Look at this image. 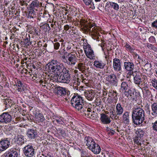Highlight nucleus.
<instances>
[{
	"label": "nucleus",
	"mask_w": 157,
	"mask_h": 157,
	"mask_svg": "<svg viewBox=\"0 0 157 157\" xmlns=\"http://www.w3.org/2000/svg\"><path fill=\"white\" fill-rule=\"evenodd\" d=\"M81 29L83 32L85 33L90 32L92 38L98 40L99 31L101 29L93 23H90L84 20L81 19L79 21Z\"/></svg>",
	"instance_id": "f257e3e1"
},
{
	"label": "nucleus",
	"mask_w": 157,
	"mask_h": 157,
	"mask_svg": "<svg viewBox=\"0 0 157 157\" xmlns=\"http://www.w3.org/2000/svg\"><path fill=\"white\" fill-rule=\"evenodd\" d=\"M83 101L82 97L78 94H75L71 99V103L73 107L78 110H80L83 116L87 117V114L89 112H91L92 110L88 104L87 106L86 104L83 106Z\"/></svg>",
	"instance_id": "f03ea898"
},
{
	"label": "nucleus",
	"mask_w": 157,
	"mask_h": 157,
	"mask_svg": "<svg viewBox=\"0 0 157 157\" xmlns=\"http://www.w3.org/2000/svg\"><path fill=\"white\" fill-rule=\"evenodd\" d=\"M145 112L140 106L135 105L132 109V117L133 123L140 124L144 120Z\"/></svg>",
	"instance_id": "7ed1b4c3"
},
{
	"label": "nucleus",
	"mask_w": 157,
	"mask_h": 157,
	"mask_svg": "<svg viewBox=\"0 0 157 157\" xmlns=\"http://www.w3.org/2000/svg\"><path fill=\"white\" fill-rule=\"evenodd\" d=\"M48 77L49 78L50 80H56L62 83H69L71 80V77L70 75H58V74L53 75L51 76V78L48 75Z\"/></svg>",
	"instance_id": "20e7f679"
},
{
	"label": "nucleus",
	"mask_w": 157,
	"mask_h": 157,
	"mask_svg": "<svg viewBox=\"0 0 157 157\" xmlns=\"http://www.w3.org/2000/svg\"><path fill=\"white\" fill-rule=\"evenodd\" d=\"M49 69L52 71H60L63 68V64L58 62L56 60H52L48 64Z\"/></svg>",
	"instance_id": "39448f33"
},
{
	"label": "nucleus",
	"mask_w": 157,
	"mask_h": 157,
	"mask_svg": "<svg viewBox=\"0 0 157 157\" xmlns=\"http://www.w3.org/2000/svg\"><path fill=\"white\" fill-rule=\"evenodd\" d=\"M83 48L84 51L87 57L90 59H93L94 57V55L90 46L88 44L85 43L84 44Z\"/></svg>",
	"instance_id": "423d86ee"
},
{
	"label": "nucleus",
	"mask_w": 157,
	"mask_h": 157,
	"mask_svg": "<svg viewBox=\"0 0 157 157\" xmlns=\"http://www.w3.org/2000/svg\"><path fill=\"white\" fill-rule=\"evenodd\" d=\"M23 152L25 156L32 157L34 154V149L32 146L28 145L23 148Z\"/></svg>",
	"instance_id": "0eeeda50"
},
{
	"label": "nucleus",
	"mask_w": 157,
	"mask_h": 157,
	"mask_svg": "<svg viewBox=\"0 0 157 157\" xmlns=\"http://www.w3.org/2000/svg\"><path fill=\"white\" fill-rule=\"evenodd\" d=\"M10 142L8 138L2 139L0 141V151H5L9 147Z\"/></svg>",
	"instance_id": "6e6552de"
},
{
	"label": "nucleus",
	"mask_w": 157,
	"mask_h": 157,
	"mask_svg": "<svg viewBox=\"0 0 157 157\" xmlns=\"http://www.w3.org/2000/svg\"><path fill=\"white\" fill-rule=\"evenodd\" d=\"M11 120V115L7 113H4L0 115V123H9Z\"/></svg>",
	"instance_id": "1a4fd4ad"
},
{
	"label": "nucleus",
	"mask_w": 157,
	"mask_h": 157,
	"mask_svg": "<svg viewBox=\"0 0 157 157\" xmlns=\"http://www.w3.org/2000/svg\"><path fill=\"white\" fill-rule=\"evenodd\" d=\"M26 135L30 140L35 139L38 136V133L36 130L29 129L26 131Z\"/></svg>",
	"instance_id": "9d476101"
},
{
	"label": "nucleus",
	"mask_w": 157,
	"mask_h": 157,
	"mask_svg": "<svg viewBox=\"0 0 157 157\" xmlns=\"http://www.w3.org/2000/svg\"><path fill=\"white\" fill-rule=\"evenodd\" d=\"M67 56L68 60V65L71 66L75 65L77 60L75 54L72 53H69L68 54Z\"/></svg>",
	"instance_id": "9b49d317"
},
{
	"label": "nucleus",
	"mask_w": 157,
	"mask_h": 157,
	"mask_svg": "<svg viewBox=\"0 0 157 157\" xmlns=\"http://www.w3.org/2000/svg\"><path fill=\"white\" fill-rule=\"evenodd\" d=\"M106 80L112 86H117V76L114 74L108 75L106 77Z\"/></svg>",
	"instance_id": "f8f14e48"
},
{
	"label": "nucleus",
	"mask_w": 157,
	"mask_h": 157,
	"mask_svg": "<svg viewBox=\"0 0 157 157\" xmlns=\"http://www.w3.org/2000/svg\"><path fill=\"white\" fill-rule=\"evenodd\" d=\"M113 67L114 71H120L121 70V62L120 60L117 58L113 59Z\"/></svg>",
	"instance_id": "ddd939ff"
},
{
	"label": "nucleus",
	"mask_w": 157,
	"mask_h": 157,
	"mask_svg": "<svg viewBox=\"0 0 157 157\" xmlns=\"http://www.w3.org/2000/svg\"><path fill=\"white\" fill-rule=\"evenodd\" d=\"M125 69L128 71H133L134 68V65L132 62H126L124 63Z\"/></svg>",
	"instance_id": "4468645a"
},
{
	"label": "nucleus",
	"mask_w": 157,
	"mask_h": 157,
	"mask_svg": "<svg viewBox=\"0 0 157 157\" xmlns=\"http://www.w3.org/2000/svg\"><path fill=\"white\" fill-rule=\"evenodd\" d=\"M100 120L102 123L104 124H109L111 120L109 117L104 113L101 114Z\"/></svg>",
	"instance_id": "2eb2a0df"
},
{
	"label": "nucleus",
	"mask_w": 157,
	"mask_h": 157,
	"mask_svg": "<svg viewBox=\"0 0 157 157\" xmlns=\"http://www.w3.org/2000/svg\"><path fill=\"white\" fill-rule=\"evenodd\" d=\"M67 90L65 88L60 86L57 87L56 94L60 96H63L66 95Z\"/></svg>",
	"instance_id": "dca6fc26"
},
{
	"label": "nucleus",
	"mask_w": 157,
	"mask_h": 157,
	"mask_svg": "<svg viewBox=\"0 0 157 157\" xmlns=\"http://www.w3.org/2000/svg\"><path fill=\"white\" fill-rule=\"evenodd\" d=\"M79 63H78L77 65V67L76 68H77L82 72L84 73L85 72V70L86 68L85 65V63H82L81 62L82 61V59H79Z\"/></svg>",
	"instance_id": "f3484780"
},
{
	"label": "nucleus",
	"mask_w": 157,
	"mask_h": 157,
	"mask_svg": "<svg viewBox=\"0 0 157 157\" xmlns=\"http://www.w3.org/2000/svg\"><path fill=\"white\" fill-rule=\"evenodd\" d=\"M125 95L127 96V97L128 99L131 100H134L135 98V95L134 92H132V90H131L129 89L127 91L126 90L124 93Z\"/></svg>",
	"instance_id": "a211bd4d"
},
{
	"label": "nucleus",
	"mask_w": 157,
	"mask_h": 157,
	"mask_svg": "<svg viewBox=\"0 0 157 157\" xmlns=\"http://www.w3.org/2000/svg\"><path fill=\"white\" fill-rule=\"evenodd\" d=\"M124 112V109L120 103H118L116 106V113L118 117L122 115Z\"/></svg>",
	"instance_id": "6ab92c4d"
},
{
	"label": "nucleus",
	"mask_w": 157,
	"mask_h": 157,
	"mask_svg": "<svg viewBox=\"0 0 157 157\" xmlns=\"http://www.w3.org/2000/svg\"><path fill=\"white\" fill-rule=\"evenodd\" d=\"M117 94L116 91L110 90L108 93V96L111 98L113 100V102H116L117 100Z\"/></svg>",
	"instance_id": "aec40b11"
},
{
	"label": "nucleus",
	"mask_w": 157,
	"mask_h": 157,
	"mask_svg": "<svg viewBox=\"0 0 157 157\" xmlns=\"http://www.w3.org/2000/svg\"><path fill=\"white\" fill-rule=\"evenodd\" d=\"M35 116V121L36 122H42L45 120L44 116L41 113H36Z\"/></svg>",
	"instance_id": "412c9836"
},
{
	"label": "nucleus",
	"mask_w": 157,
	"mask_h": 157,
	"mask_svg": "<svg viewBox=\"0 0 157 157\" xmlns=\"http://www.w3.org/2000/svg\"><path fill=\"white\" fill-rule=\"evenodd\" d=\"M85 96L86 98L89 101L92 100L94 96V94L92 91H87L85 92Z\"/></svg>",
	"instance_id": "4be33fe9"
},
{
	"label": "nucleus",
	"mask_w": 157,
	"mask_h": 157,
	"mask_svg": "<svg viewBox=\"0 0 157 157\" xmlns=\"http://www.w3.org/2000/svg\"><path fill=\"white\" fill-rule=\"evenodd\" d=\"M42 6V3L40 2L37 0H34L33 1L30 5V7L31 9H36V8H37L39 7Z\"/></svg>",
	"instance_id": "5701e85b"
},
{
	"label": "nucleus",
	"mask_w": 157,
	"mask_h": 157,
	"mask_svg": "<svg viewBox=\"0 0 157 157\" xmlns=\"http://www.w3.org/2000/svg\"><path fill=\"white\" fill-rule=\"evenodd\" d=\"M136 75L134 78V82L136 84H139L141 82L140 72L136 71L135 72Z\"/></svg>",
	"instance_id": "b1692460"
},
{
	"label": "nucleus",
	"mask_w": 157,
	"mask_h": 157,
	"mask_svg": "<svg viewBox=\"0 0 157 157\" xmlns=\"http://www.w3.org/2000/svg\"><path fill=\"white\" fill-rule=\"evenodd\" d=\"M94 65L97 68L103 69L105 66V64L101 61H95L94 63Z\"/></svg>",
	"instance_id": "393cba45"
},
{
	"label": "nucleus",
	"mask_w": 157,
	"mask_h": 157,
	"mask_svg": "<svg viewBox=\"0 0 157 157\" xmlns=\"http://www.w3.org/2000/svg\"><path fill=\"white\" fill-rule=\"evenodd\" d=\"M93 153L96 154L99 153L101 151V149L99 146L97 144L95 145L92 149L90 150Z\"/></svg>",
	"instance_id": "a878e982"
},
{
	"label": "nucleus",
	"mask_w": 157,
	"mask_h": 157,
	"mask_svg": "<svg viewBox=\"0 0 157 157\" xmlns=\"http://www.w3.org/2000/svg\"><path fill=\"white\" fill-rule=\"evenodd\" d=\"M36 12L33 9L30 8L29 12L28 17L29 18H35L36 17Z\"/></svg>",
	"instance_id": "bb28decb"
},
{
	"label": "nucleus",
	"mask_w": 157,
	"mask_h": 157,
	"mask_svg": "<svg viewBox=\"0 0 157 157\" xmlns=\"http://www.w3.org/2000/svg\"><path fill=\"white\" fill-rule=\"evenodd\" d=\"M85 143L87 147L94 141V140L92 137L90 136H86L85 138Z\"/></svg>",
	"instance_id": "cd10ccee"
},
{
	"label": "nucleus",
	"mask_w": 157,
	"mask_h": 157,
	"mask_svg": "<svg viewBox=\"0 0 157 157\" xmlns=\"http://www.w3.org/2000/svg\"><path fill=\"white\" fill-rule=\"evenodd\" d=\"M18 155L17 152L14 150L9 152L5 157H17Z\"/></svg>",
	"instance_id": "c85d7f7f"
},
{
	"label": "nucleus",
	"mask_w": 157,
	"mask_h": 157,
	"mask_svg": "<svg viewBox=\"0 0 157 157\" xmlns=\"http://www.w3.org/2000/svg\"><path fill=\"white\" fill-rule=\"evenodd\" d=\"M107 6H111L115 10H118L119 9V5L116 3L111 2H107L106 3Z\"/></svg>",
	"instance_id": "c756f323"
},
{
	"label": "nucleus",
	"mask_w": 157,
	"mask_h": 157,
	"mask_svg": "<svg viewBox=\"0 0 157 157\" xmlns=\"http://www.w3.org/2000/svg\"><path fill=\"white\" fill-rule=\"evenodd\" d=\"M16 85L17 86V85L19 87L18 88V91H21L25 90L23 87V86H23L22 82L20 80H17Z\"/></svg>",
	"instance_id": "7c9ffc66"
},
{
	"label": "nucleus",
	"mask_w": 157,
	"mask_h": 157,
	"mask_svg": "<svg viewBox=\"0 0 157 157\" xmlns=\"http://www.w3.org/2000/svg\"><path fill=\"white\" fill-rule=\"evenodd\" d=\"M24 141L23 136L21 135H17L15 140L16 142L18 144H21Z\"/></svg>",
	"instance_id": "2f4dec72"
},
{
	"label": "nucleus",
	"mask_w": 157,
	"mask_h": 157,
	"mask_svg": "<svg viewBox=\"0 0 157 157\" xmlns=\"http://www.w3.org/2000/svg\"><path fill=\"white\" fill-rule=\"evenodd\" d=\"M142 141V139L141 137L136 136L134 138V142L138 145H141Z\"/></svg>",
	"instance_id": "473e14b6"
},
{
	"label": "nucleus",
	"mask_w": 157,
	"mask_h": 157,
	"mask_svg": "<svg viewBox=\"0 0 157 157\" xmlns=\"http://www.w3.org/2000/svg\"><path fill=\"white\" fill-rule=\"evenodd\" d=\"M123 120L126 122V123H128L129 120V112H125L123 114Z\"/></svg>",
	"instance_id": "72a5a7b5"
},
{
	"label": "nucleus",
	"mask_w": 157,
	"mask_h": 157,
	"mask_svg": "<svg viewBox=\"0 0 157 157\" xmlns=\"http://www.w3.org/2000/svg\"><path fill=\"white\" fill-rule=\"evenodd\" d=\"M125 47L126 48L127 50L128 51L131 53H134L135 48L132 47L128 44L126 43Z\"/></svg>",
	"instance_id": "f704fd0d"
},
{
	"label": "nucleus",
	"mask_w": 157,
	"mask_h": 157,
	"mask_svg": "<svg viewBox=\"0 0 157 157\" xmlns=\"http://www.w3.org/2000/svg\"><path fill=\"white\" fill-rule=\"evenodd\" d=\"M77 80L74 81L73 86L74 89L77 90L79 88L78 86L80 85V82L78 81V78H77Z\"/></svg>",
	"instance_id": "c9c22d12"
},
{
	"label": "nucleus",
	"mask_w": 157,
	"mask_h": 157,
	"mask_svg": "<svg viewBox=\"0 0 157 157\" xmlns=\"http://www.w3.org/2000/svg\"><path fill=\"white\" fill-rule=\"evenodd\" d=\"M63 68H61V70L60 71H59V72H60L61 71L62 72L63 74H62L61 75H70L69 73V71L66 69L63 64Z\"/></svg>",
	"instance_id": "e433bc0d"
},
{
	"label": "nucleus",
	"mask_w": 157,
	"mask_h": 157,
	"mask_svg": "<svg viewBox=\"0 0 157 157\" xmlns=\"http://www.w3.org/2000/svg\"><path fill=\"white\" fill-rule=\"evenodd\" d=\"M144 133V131L141 129H138L136 132V136L141 138L143 137Z\"/></svg>",
	"instance_id": "4c0bfd02"
},
{
	"label": "nucleus",
	"mask_w": 157,
	"mask_h": 157,
	"mask_svg": "<svg viewBox=\"0 0 157 157\" xmlns=\"http://www.w3.org/2000/svg\"><path fill=\"white\" fill-rule=\"evenodd\" d=\"M128 84L125 82H123L121 85V89L124 90L125 91L128 88Z\"/></svg>",
	"instance_id": "58836bf2"
},
{
	"label": "nucleus",
	"mask_w": 157,
	"mask_h": 157,
	"mask_svg": "<svg viewBox=\"0 0 157 157\" xmlns=\"http://www.w3.org/2000/svg\"><path fill=\"white\" fill-rule=\"evenodd\" d=\"M151 108L153 113L157 114V103H153L152 105Z\"/></svg>",
	"instance_id": "ea45409f"
},
{
	"label": "nucleus",
	"mask_w": 157,
	"mask_h": 157,
	"mask_svg": "<svg viewBox=\"0 0 157 157\" xmlns=\"http://www.w3.org/2000/svg\"><path fill=\"white\" fill-rule=\"evenodd\" d=\"M152 86L156 90H157V79L154 78L151 81Z\"/></svg>",
	"instance_id": "a19ab883"
},
{
	"label": "nucleus",
	"mask_w": 157,
	"mask_h": 157,
	"mask_svg": "<svg viewBox=\"0 0 157 157\" xmlns=\"http://www.w3.org/2000/svg\"><path fill=\"white\" fill-rule=\"evenodd\" d=\"M13 101L10 99H6L5 100L4 103L5 104L9 106H11L12 105Z\"/></svg>",
	"instance_id": "79ce46f5"
},
{
	"label": "nucleus",
	"mask_w": 157,
	"mask_h": 157,
	"mask_svg": "<svg viewBox=\"0 0 157 157\" xmlns=\"http://www.w3.org/2000/svg\"><path fill=\"white\" fill-rule=\"evenodd\" d=\"M152 125L153 129L157 132V121H156L154 123H153Z\"/></svg>",
	"instance_id": "37998d69"
},
{
	"label": "nucleus",
	"mask_w": 157,
	"mask_h": 157,
	"mask_svg": "<svg viewBox=\"0 0 157 157\" xmlns=\"http://www.w3.org/2000/svg\"><path fill=\"white\" fill-rule=\"evenodd\" d=\"M47 79V78L46 77L45 78V79L43 81L42 80H40L39 82L40 83V84L42 85L43 86H45V85H44L43 84V83L44 82V84H46V83H48V80L47 81L46 80Z\"/></svg>",
	"instance_id": "c03bdc74"
},
{
	"label": "nucleus",
	"mask_w": 157,
	"mask_h": 157,
	"mask_svg": "<svg viewBox=\"0 0 157 157\" xmlns=\"http://www.w3.org/2000/svg\"><path fill=\"white\" fill-rule=\"evenodd\" d=\"M59 46L60 44L58 42H56L54 44V48L56 50L58 49L59 48Z\"/></svg>",
	"instance_id": "a18cd8bd"
},
{
	"label": "nucleus",
	"mask_w": 157,
	"mask_h": 157,
	"mask_svg": "<svg viewBox=\"0 0 157 157\" xmlns=\"http://www.w3.org/2000/svg\"><path fill=\"white\" fill-rule=\"evenodd\" d=\"M24 43L25 44L26 46H28L31 44V42L29 40L28 38H26L24 40Z\"/></svg>",
	"instance_id": "49530a36"
},
{
	"label": "nucleus",
	"mask_w": 157,
	"mask_h": 157,
	"mask_svg": "<svg viewBox=\"0 0 157 157\" xmlns=\"http://www.w3.org/2000/svg\"><path fill=\"white\" fill-rule=\"evenodd\" d=\"M97 144H96L94 141L88 146V148L90 150L93 148V147L95 145H96Z\"/></svg>",
	"instance_id": "de8ad7c7"
},
{
	"label": "nucleus",
	"mask_w": 157,
	"mask_h": 157,
	"mask_svg": "<svg viewBox=\"0 0 157 157\" xmlns=\"http://www.w3.org/2000/svg\"><path fill=\"white\" fill-rule=\"evenodd\" d=\"M83 1L86 5H91L92 3V0H83Z\"/></svg>",
	"instance_id": "09e8293b"
},
{
	"label": "nucleus",
	"mask_w": 157,
	"mask_h": 157,
	"mask_svg": "<svg viewBox=\"0 0 157 157\" xmlns=\"http://www.w3.org/2000/svg\"><path fill=\"white\" fill-rule=\"evenodd\" d=\"M106 101L108 103L110 104L112 103L113 101V100L109 96L107 98Z\"/></svg>",
	"instance_id": "8fccbe9b"
},
{
	"label": "nucleus",
	"mask_w": 157,
	"mask_h": 157,
	"mask_svg": "<svg viewBox=\"0 0 157 157\" xmlns=\"http://www.w3.org/2000/svg\"><path fill=\"white\" fill-rule=\"evenodd\" d=\"M14 128V126L11 124H9L7 126L6 128L10 131L12 130Z\"/></svg>",
	"instance_id": "3c124183"
},
{
	"label": "nucleus",
	"mask_w": 157,
	"mask_h": 157,
	"mask_svg": "<svg viewBox=\"0 0 157 157\" xmlns=\"http://www.w3.org/2000/svg\"><path fill=\"white\" fill-rule=\"evenodd\" d=\"M43 26L44 27V29H45V31H47L48 29H50L49 25L47 24H45Z\"/></svg>",
	"instance_id": "603ef678"
},
{
	"label": "nucleus",
	"mask_w": 157,
	"mask_h": 157,
	"mask_svg": "<svg viewBox=\"0 0 157 157\" xmlns=\"http://www.w3.org/2000/svg\"><path fill=\"white\" fill-rule=\"evenodd\" d=\"M106 46V43L104 41L102 42L101 44V46L103 51H104Z\"/></svg>",
	"instance_id": "864d4df0"
},
{
	"label": "nucleus",
	"mask_w": 157,
	"mask_h": 157,
	"mask_svg": "<svg viewBox=\"0 0 157 157\" xmlns=\"http://www.w3.org/2000/svg\"><path fill=\"white\" fill-rule=\"evenodd\" d=\"M110 113L115 118L117 117L118 118V117L117 115V113H116V111H112Z\"/></svg>",
	"instance_id": "5fc2aeb1"
},
{
	"label": "nucleus",
	"mask_w": 157,
	"mask_h": 157,
	"mask_svg": "<svg viewBox=\"0 0 157 157\" xmlns=\"http://www.w3.org/2000/svg\"><path fill=\"white\" fill-rule=\"evenodd\" d=\"M20 5L21 6H23L26 5V2L24 0H20Z\"/></svg>",
	"instance_id": "6e6d98bb"
},
{
	"label": "nucleus",
	"mask_w": 157,
	"mask_h": 157,
	"mask_svg": "<svg viewBox=\"0 0 157 157\" xmlns=\"http://www.w3.org/2000/svg\"><path fill=\"white\" fill-rule=\"evenodd\" d=\"M91 112H89L87 114V117H89L90 118H92L93 117H94V116H93V115L92 114Z\"/></svg>",
	"instance_id": "4d7b16f0"
},
{
	"label": "nucleus",
	"mask_w": 157,
	"mask_h": 157,
	"mask_svg": "<svg viewBox=\"0 0 157 157\" xmlns=\"http://www.w3.org/2000/svg\"><path fill=\"white\" fill-rule=\"evenodd\" d=\"M152 26L155 28H157V20L152 23Z\"/></svg>",
	"instance_id": "13d9d810"
},
{
	"label": "nucleus",
	"mask_w": 157,
	"mask_h": 157,
	"mask_svg": "<svg viewBox=\"0 0 157 157\" xmlns=\"http://www.w3.org/2000/svg\"><path fill=\"white\" fill-rule=\"evenodd\" d=\"M18 110V108L14 107L12 108L11 110V112H16Z\"/></svg>",
	"instance_id": "bf43d9fd"
},
{
	"label": "nucleus",
	"mask_w": 157,
	"mask_h": 157,
	"mask_svg": "<svg viewBox=\"0 0 157 157\" xmlns=\"http://www.w3.org/2000/svg\"><path fill=\"white\" fill-rule=\"evenodd\" d=\"M71 28L70 26H69L68 25H65L64 27V29L66 31L68 30L70 28Z\"/></svg>",
	"instance_id": "052dcab7"
},
{
	"label": "nucleus",
	"mask_w": 157,
	"mask_h": 157,
	"mask_svg": "<svg viewBox=\"0 0 157 157\" xmlns=\"http://www.w3.org/2000/svg\"><path fill=\"white\" fill-rule=\"evenodd\" d=\"M86 77V74L81 75V78H82V82H83L86 79V78H84L85 77Z\"/></svg>",
	"instance_id": "680f3d73"
},
{
	"label": "nucleus",
	"mask_w": 157,
	"mask_h": 157,
	"mask_svg": "<svg viewBox=\"0 0 157 157\" xmlns=\"http://www.w3.org/2000/svg\"><path fill=\"white\" fill-rule=\"evenodd\" d=\"M47 46V44L46 43H45L44 45L43 46V49L44 50L48 52V50H47L46 48Z\"/></svg>",
	"instance_id": "e2e57ef3"
},
{
	"label": "nucleus",
	"mask_w": 157,
	"mask_h": 157,
	"mask_svg": "<svg viewBox=\"0 0 157 157\" xmlns=\"http://www.w3.org/2000/svg\"><path fill=\"white\" fill-rule=\"evenodd\" d=\"M39 157H53L52 156H51L47 155H44V154H42Z\"/></svg>",
	"instance_id": "0e129e2a"
},
{
	"label": "nucleus",
	"mask_w": 157,
	"mask_h": 157,
	"mask_svg": "<svg viewBox=\"0 0 157 157\" xmlns=\"http://www.w3.org/2000/svg\"><path fill=\"white\" fill-rule=\"evenodd\" d=\"M37 44L38 46L39 47H40L41 46H42V44H41V42L40 41H38L37 42Z\"/></svg>",
	"instance_id": "69168bd1"
},
{
	"label": "nucleus",
	"mask_w": 157,
	"mask_h": 157,
	"mask_svg": "<svg viewBox=\"0 0 157 157\" xmlns=\"http://www.w3.org/2000/svg\"><path fill=\"white\" fill-rule=\"evenodd\" d=\"M146 92L147 94L150 96H152V94H151V92L149 90H146Z\"/></svg>",
	"instance_id": "338daca9"
},
{
	"label": "nucleus",
	"mask_w": 157,
	"mask_h": 157,
	"mask_svg": "<svg viewBox=\"0 0 157 157\" xmlns=\"http://www.w3.org/2000/svg\"><path fill=\"white\" fill-rule=\"evenodd\" d=\"M72 17H71L69 16V15L67 16V19L68 21H72Z\"/></svg>",
	"instance_id": "774afa93"
}]
</instances>
